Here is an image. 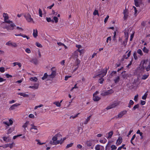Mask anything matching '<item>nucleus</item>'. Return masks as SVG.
I'll return each mask as SVG.
<instances>
[{
  "label": "nucleus",
  "instance_id": "f257e3e1",
  "mask_svg": "<svg viewBox=\"0 0 150 150\" xmlns=\"http://www.w3.org/2000/svg\"><path fill=\"white\" fill-rule=\"evenodd\" d=\"M62 135L60 133H58L52 137V140L50 141V144L52 145L62 144L66 139V138L64 137L62 138Z\"/></svg>",
  "mask_w": 150,
  "mask_h": 150
},
{
  "label": "nucleus",
  "instance_id": "f03ea898",
  "mask_svg": "<svg viewBox=\"0 0 150 150\" xmlns=\"http://www.w3.org/2000/svg\"><path fill=\"white\" fill-rule=\"evenodd\" d=\"M148 62V59L144 60L142 61L141 62V64H142V69H145L147 71H148L150 70V65L149 64L147 67L144 66V64H146Z\"/></svg>",
  "mask_w": 150,
  "mask_h": 150
},
{
  "label": "nucleus",
  "instance_id": "7ed1b4c3",
  "mask_svg": "<svg viewBox=\"0 0 150 150\" xmlns=\"http://www.w3.org/2000/svg\"><path fill=\"white\" fill-rule=\"evenodd\" d=\"M24 16L28 22H31L33 21V19L31 18V15L28 13H25Z\"/></svg>",
  "mask_w": 150,
  "mask_h": 150
},
{
  "label": "nucleus",
  "instance_id": "20e7f679",
  "mask_svg": "<svg viewBox=\"0 0 150 150\" xmlns=\"http://www.w3.org/2000/svg\"><path fill=\"white\" fill-rule=\"evenodd\" d=\"M31 128L30 129V132L34 133H36L38 132V130L37 129V127L35 126L33 124H31Z\"/></svg>",
  "mask_w": 150,
  "mask_h": 150
},
{
  "label": "nucleus",
  "instance_id": "39448f33",
  "mask_svg": "<svg viewBox=\"0 0 150 150\" xmlns=\"http://www.w3.org/2000/svg\"><path fill=\"white\" fill-rule=\"evenodd\" d=\"M54 67H52L51 70L52 71L51 74L49 75V77L50 78L53 79L56 75V70H53V69L54 68Z\"/></svg>",
  "mask_w": 150,
  "mask_h": 150
},
{
  "label": "nucleus",
  "instance_id": "423d86ee",
  "mask_svg": "<svg viewBox=\"0 0 150 150\" xmlns=\"http://www.w3.org/2000/svg\"><path fill=\"white\" fill-rule=\"evenodd\" d=\"M3 16L4 18V21L5 22L8 23H10L11 21L8 20V15L7 13H4L3 14Z\"/></svg>",
  "mask_w": 150,
  "mask_h": 150
},
{
  "label": "nucleus",
  "instance_id": "0eeeda50",
  "mask_svg": "<svg viewBox=\"0 0 150 150\" xmlns=\"http://www.w3.org/2000/svg\"><path fill=\"white\" fill-rule=\"evenodd\" d=\"M127 113V111L126 110H124L120 112L117 115L116 118H121L125 115Z\"/></svg>",
  "mask_w": 150,
  "mask_h": 150
},
{
  "label": "nucleus",
  "instance_id": "6e6552de",
  "mask_svg": "<svg viewBox=\"0 0 150 150\" xmlns=\"http://www.w3.org/2000/svg\"><path fill=\"white\" fill-rule=\"evenodd\" d=\"M21 104L16 103L15 104L13 105H11L9 108V110H13L16 108L18 106L20 105Z\"/></svg>",
  "mask_w": 150,
  "mask_h": 150
},
{
  "label": "nucleus",
  "instance_id": "1a4fd4ad",
  "mask_svg": "<svg viewBox=\"0 0 150 150\" xmlns=\"http://www.w3.org/2000/svg\"><path fill=\"white\" fill-rule=\"evenodd\" d=\"M123 13L124 14V16L123 17L124 19V20H126L127 18L129 16L128 10L125 8V9Z\"/></svg>",
  "mask_w": 150,
  "mask_h": 150
},
{
  "label": "nucleus",
  "instance_id": "9d476101",
  "mask_svg": "<svg viewBox=\"0 0 150 150\" xmlns=\"http://www.w3.org/2000/svg\"><path fill=\"white\" fill-rule=\"evenodd\" d=\"M15 144V143L13 142L11 144H5L4 147L5 148L9 147L10 149H12Z\"/></svg>",
  "mask_w": 150,
  "mask_h": 150
},
{
  "label": "nucleus",
  "instance_id": "9b49d317",
  "mask_svg": "<svg viewBox=\"0 0 150 150\" xmlns=\"http://www.w3.org/2000/svg\"><path fill=\"white\" fill-rule=\"evenodd\" d=\"M76 47H77L78 49L76 50L79 51V52L80 53L81 55L83 52V50L82 49L80 50V49L82 48L81 46L80 45H76Z\"/></svg>",
  "mask_w": 150,
  "mask_h": 150
},
{
  "label": "nucleus",
  "instance_id": "f8f14e48",
  "mask_svg": "<svg viewBox=\"0 0 150 150\" xmlns=\"http://www.w3.org/2000/svg\"><path fill=\"white\" fill-rule=\"evenodd\" d=\"M118 104L117 103H113L111 105L107 107L106 108V109L107 110H109L111 109L112 108L115 107V106H117L118 105Z\"/></svg>",
  "mask_w": 150,
  "mask_h": 150
},
{
  "label": "nucleus",
  "instance_id": "ddd939ff",
  "mask_svg": "<svg viewBox=\"0 0 150 150\" xmlns=\"http://www.w3.org/2000/svg\"><path fill=\"white\" fill-rule=\"evenodd\" d=\"M107 72V69H104L102 71V72L100 74H98V76H101L102 77H103L105 75Z\"/></svg>",
  "mask_w": 150,
  "mask_h": 150
},
{
  "label": "nucleus",
  "instance_id": "4468645a",
  "mask_svg": "<svg viewBox=\"0 0 150 150\" xmlns=\"http://www.w3.org/2000/svg\"><path fill=\"white\" fill-rule=\"evenodd\" d=\"M76 59V61L75 62V69L74 70V71H76L77 69L79 67V65L80 63V60H79V59L77 58Z\"/></svg>",
  "mask_w": 150,
  "mask_h": 150
},
{
  "label": "nucleus",
  "instance_id": "2eb2a0df",
  "mask_svg": "<svg viewBox=\"0 0 150 150\" xmlns=\"http://www.w3.org/2000/svg\"><path fill=\"white\" fill-rule=\"evenodd\" d=\"M96 150H104V148L103 146L97 145L95 147Z\"/></svg>",
  "mask_w": 150,
  "mask_h": 150
},
{
  "label": "nucleus",
  "instance_id": "dca6fc26",
  "mask_svg": "<svg viewBox=\"0 0 150 150\" xmlns=\"http://www.w3.org/2000/svg\"><path fill=\"white\" fill-rule=\"evenodd\" d=\"M79 52V51L76 50L73 53V55L74 58L77 59L78 57V53Z\"/></svg>",
  "mask_w": 150,
  "mask_h": 150
},
{
  "label": "nucleus",
  "instance_id": "f3484780",
  "mask_svg": "<svg viewBox=\"0 0 150 150\" xmlns=\"http://www.w3.org/2000/svg\"><path fill=\"white\" fill-rule=\"evenodd\" d=\"M38 34V32L37 29H34L33 30V36L35 38H36Z\"/></svg>",
  "mask_w": 150,
  "mask_h": 150
},
{
  "label": "nucleus",
  "instance_id": "a211bd4d",
  "mask_svg": "<svg viewBox=\"0 0 150 150\" xmlns=\"http://www.w3.org/2000/svg\"><path fill=\"white\" fill-rule=\"evenodd\" d=\"M29 124V121H26V122L23 124L22 127L24 128V130H26V128L27 127L28 125Z\"/></svg>",
  "mask_w": 150,
  "mask_h": 150
},
{
  "label": "nucleus",
  "instance_id": "6ab92c4d",
  "mask_svg": "<svg viewBox=\"0 0 150 150\" xmlns=\"http://www.w3.org/2000/svg\"><path fill=\"white\" fill-rule=\"evenodd\" d=\"M119 41L122 43V45H123L125 47L126 46L127 44V40H126L125 39V40L122 42V39L121 38H120L119 40Z\"/></svg>",
  "mask_w": 150,
  "mask_h": 150
},
{
  "label": "nucleus",
  "instance_id": "aec40b11",
  "mask_svg": "<svg viewBox=\"0 0 150 150\" xmlns=\"http://www.w3.org/2000/svg\"><path fill=\"white\" fill-rule=\"evenodd\" d=\"M100 98L97 95H93V100L94 101H98L100 99Z\"/></svg>",
  "mask_w": 150,
  "mask_h": 150
},
{
  "label": "nucleus",
  "instance_id": "412c9836",
  "mask_svg": "<svg viewBox=\"0 0 150 150\" xmlns=\"http://www.w3.org/2000/svg\"><path fill=\"white\" fill-rule=\"evenodd\" d=\"M122 142V138L120 137H119L116 142V144L117 145H120Z\"/></svg>",
  "mask_w": 150,
  "mask_h": 150
},
{
  "label": "nucleus",
  "instance_id": "4be33fe9",
  "mask_svg": "<svg viewBox=\"0 0 150 150\" xmlns=\"http://www.w3.org/2000/svg\"><path fill=\"white\" fill-rule=\"evenodd\" d=\"M18 94L21 96H23L24 97H28V95L26 94L25 93H19Z\"/></svg>",
  "mask_w": 150,
  "mask_h": 150
},
{
  "label": "nucleus",
  "instance_id": "5701e85b",
  "mask_svg": "<svg viewBox=\"0 0 150 150\" xmlns=\"http://www.w3.org/2000/svg\"><path fill=\"white\" fill-rule=\"evenodd\" d=\"M14 130V127H11L8 129V132H7V134H9L11 133Z\"/></svg>",
  "mask_w": 150,
  "mask_h": 150
},
{
  "label": "nucleus",
  "instance_id": "b1692460",
  "mask_svg": "<svg viewBox=\"0 0 150 150\" xmlns=\"http://www.w3.org/2000/svg\"><path fill=\"white\" fill-rule=\"evenodd\" d=\"M120 79V76H117V77H116L115 78V79L114 80L115 83H117L118 82Z\"/></svg>",
  "mask_w": 150,
  "mask_h": 150
},
{
  "label": "nucleus",
  "instance_id": "393cba45",
  "mask_svg": "<svg viewBox=\"0 0 150 150\" xmlns=\"http://www.w3.org/2000/svg\"><path fill=\"white\" fill-rule=\"evenodd\" d=\"M49 77V75H48L47 73H45L44 74L42 78V80H44L47 78V77Z\"/></svg>",
  "mask_w": 150,
  "mask_h": 150
},
{
  "label": "nucleus",
  "instance_id": "a878e982",
  "mask_svg": "<svg viewBox=\"0 0 150 150\" xmlns=\"http://www.w3.org/2000/svg\"><path fill=\"white\" fill-rule=\"evenodd\" d=\"M30 80L31 81L36 82L38 80V79L36 77H31L30 79Z\"/></svg>",
  "mask_w": 150,
  "mask_h": 150
},
{
  "label": "nucleus",
  "instance_id": "bb28decb",
  "mask_svg": "<svg viewBox=\"0 0 150 150\" xmlns=\"http://www.w3.org/2000/svg\"><path fill=\"white\" fill-rule=\"evenodd\" d=\"M113 134V132L112 131H111L108 133V136L107 137V139L110 138Z\"/></svg>",
  "mask_w": 150,
  "mask_h": 150
},
{
  "label": "nucleus",
  "instance_id": "cd10ccee",
  "mask_svg": "<svg viewBox=\"0 0 150 150\" xmlns=\"http://www.w3.org/2000/svg\"><path fill=\"white\" fill-rule=\"evenodd\" d=\"M53 104L56 105V106L58 107H59L61 106V104L60 103H59V101H55L53 103Z\"/></svg>",
  "mask_w": 150,
  "mask_h": 150
},
{
  "label": "nucleus",
  "instance_id": "c85d7f7f",
  "mask_svg": "<svg viewBox=\"0 0 150 150\" xmlns=\"http://www.w3.org/2000/svg\"><path fill=\"white\" fill-rule=\"evenodd\" d=\"M13 42L9 41L6 43V45L8 46H12Z\"/></svg>",
  "mask_w": 150,
  "mask_h": 150
},
{
  "label": "nucleus",
  "instance_id": "c756f323",
  "mask_svg": "<svg viewBox=\"0 0 150 150\" xmlns=\"http://www.w3.org/2000/svg\"><path fill=\"white\" fill-rule=\"evenodd\" d=\"M125 72H124V73H123V72L122 73V77L124 79H127V75L125 73Z\"/></svg>",
  "mask_w": 150,
  "mask_h": 150
},
{
  "label": "nucleus",
  "instance_id": "7c9ffc66",
  "mask_svg": "<svg viewBox=\"0 0 150 150\" xmlns=\"http://www.w3.org/2000/svg\"><path fill=\"white\" fill-rule=\"evenodd\" d=\"M15 35L16 36H21L24 38L26 37V36H27L25 35H23V34H22L21 33H20L19 34H15Z\"/></svg>",
  "mask_w": 150,
  "mask_h": 150
},
{
  "label": "nucleus",
  "instance_id": "2f4dec72",
  "mask_svg": "<svg viewBox=\"0 0 150 150\" xmlns=\"http://www.w3.org/2000/svg\"><path fill=\"white\" fill-rule=\"evenodd\" d=\"M107 94L108 95L114 92V91L112 89L108 90L107 91Z\"/></svg>",
  "mask_w": 150,
  "mask_h": 150
},
{
  "label": "nucleus",
  "instance_id": "473e14b6",
  "mask_svg": "<svg viewBox=\"0 0 150 150\" xmlns=\"http://www.w3.org/2000/svg\"><path fill=\"white\" fill-rule=\"evenodd\" d=\"M125 39L126 40H127L128 38V33L127 32L125 31Z\"/></svg>",
  "mask_w": 150,
  "mask_h": 150
},
{
  "label": "nucleus",
  "instance_id": "72a5a7b5",
  "mask_svg": "<svg viewBox=\"0 0 150 150\" xmlns=\"http://www.w3.org/2000/svg\"><path fill=\"white\" fill-rule=\"evenodd\" d=\"M33 88H32L34 89H37L38 87V84L36 83L35 84L34 86H32Z\"/></svg>",
  "mask_w": 150,
  "mask_h": 150
},
{
  "label": "nucleus",
  "instance_id": "f704fd0d",
  "mask_svg": "<svg viewBox=\"0 0 150 150\" xmlns=\"http://www.w3.org/2000/svg\"><path fill=\"white\" fill-rule=\"evenodd\" d=\"M73 143H71L70 144H68L66 147V148L67 149L73 146Z\"/></svg>",
  "mask_w": 150,
  "mask_h": 150
},
{
  "label": "nucleus",
  "instance_id": "c9c22d12",
  "mask_svg": "<svg viewBox=\"0 0 150 150\" xmlns=\"http://www.w3.org/2000/svg\"><path fill=\"white\" fill-rule=\"evenodd\" d=\"M137 52L141 56H142L143 55L142 51V50L140 49H138L137 50Z\"/></svg>",
  "mask_w": 150,
  "mask_h": 150
},
{
  "label": "nucleus",
  "instance_id": "e433bc0d",
  "mask_svg": "<svg viewBox=\"0 0 150 150\" xmlns=\"http://www.w3.org/2000/svg\"><path fill=\"white\" fill-rule=\"evenodd\" d=\"M101 95L103 96H105L108 95V94H107V91H106L103 92L102 93H101Z\"/></svg>",
  "mask_w": 150,
  "mask_h": 150
},
{
  "label": "nucleus",
  "instance_id": "4c0bfd02",
  "mask_svg": "<svg viewBox=\"0 0 150 150\" xmlns=\"http://www.w3.org/2000/svg\"><path fill=\"white\" fill-rule=\"evenodd\" d=\"M46 19L47 21L48 22H50L51 21L52 22H54V21L51 20V19L50 18L47 17L46 18Z\"/></svg>",
  "mask_w": 150,
  "mask_h": 150
},
{
  "label": "nucleus",
  "instance_id": "58836bf2",
  "mask_svg": "<svg viewBox=\"0 0 150 150\" xmlns=\"http://www.w3.org/2000/svg\"><path fill=\"white\" fill-rule=\"evenodd\" d=\"M135 4L136 6L137 7H138L139 6V4L138 1L137 0H134Z\"/></svg>",
  "mask_w": 150,
  "mask_h": 150
},
{
  "label": "nucleus",
  "instance_id": "ea45409f",
  "mask_svg": "<svg viewBox=\"0 0 150 150\" xmlns=\"http://www.w3.org/2000/svg\"><path fill=\"white\" fill-rule=\"evenodd\" d=\"M143 51L145 52V53H148V52H149V50L148 49H147L146 47H144V48H143Z\"/></svg>",
  "mask_w": 150,
  "mask_h": 150
},
{
  "label": "nucleus",
  "instance_id": "a19ab883",
  "mask_svg": "<svg viewBox=\"0 0 150 150\" xmlns=\"http://www.w3.org/2000/svg\"><path fill=\"white\" fill-rule=\"evenodd\" d=\"M0 71L1 73H4L5 71V69L4 67H0Z\"/></svg>",
  "mask_w": 150,
  "mask_h": 150
},
{
  "label": "nucleus",
  "instance_id": "79ce46f5",
  "mask_svg": "<svg viewBox=\"0 0 150 150\" xmlns=\"http://www.w3.org/2000/svg\"><path fill=\"white\" fill-rule=\"evenodd\" d=\"M36 45L37 47H39L41 48L42 47V45H41L40 43L38 42H36Z\"/></svg>",
  "mask_w": 150,
  "mask_h": 150
},
{
  "label": "nucleus",
  "instance_id": "37998d69",
  "mask_svg": "<svg viewBox=\"0 0 150 150\" xmlns=\"http://www.w3.org/2000/svg\"><path fill=\"white\" fill-rule=\"evenodd\" d=\"M39 16L41 17H42V12L41 9L39 8Z\"/></svg>",
  "mask_w": 150,
  "mask_h": 150
},
{
  "label": "nucleus",
  "instance_id": "c03bdc74",
  "mask_svg": "<svg viewBox=\"0 0 150 150\" xmlns=\"http://www.w3.org/2000/svg\"><path fill=\"white\" fill-rule=\"evenodd\" d=\"M53 20L56 23H57L58 22V18L56 16H54L53 17Z\"/></svg>",
  "mask_w": 150,
  "mask_h": 150
},
{
  "label": "nucleus",
  "instance_id": "a18cd8bd",
  "mask_svg": "<svg viewBox=\"0 0 150 150\" xmlns=\"http://www.w3.org/2000/svg\"><path fill=\"white\" fill-rule=\"evenodd\" d=\"M77 83L74 86V87H72V88L71 89L70 91H73V90L74 88H78V87L77 86Z\"/></svg>",
  "mask_w": 150,
  "mask_h": 150
},
{
  "label": "nucleus",
  "instance_id": "49530a36",
  "mask_svg": "<svg viewBox=\"0 0 150 150\" xmlns=\"http://www.w3.org/2000/svg\"><path fill=\"white\" fill-rule=\"evenodd\" d=\"M5 76L7 78H11L12 77V76L11 75H10L8 74H5Z\"/></svg>",
  "mask_w": 150,
  "mask_h": 150
},
{
  "label": "nucleus",
  "instance_id": "de8ad7c7",
  "mask_svg": "<svg viewBox=\"0 0 150 150\" xmlns=\"http://www.w3.org/2000/svg\"><path fill=\"white\" fill-rule=\"evenodd\" d=\"M22 135L21 134H19L17 135L14 136L13 137V139H16L17 137L21 136Z\"/></svg>",
  "mask_w": 150,
  "mask_h": 150
},
{
  "label": "nucleus",
  "instance_id": "09e8293b",
  "mask_svg": "<svg viewBox=\"0 0 150 150\" xmlns=\"http://www.w3.org/2000/svg\"><path fill=\"white\" fill-rule=\"evenodd\" d=\"M139 107V105L137 104L135 105L133 108V110H134L138 108Z\"/></svg>",
  "mask_w": 150,
  "mask_h": 150
},
{
  "label": "nucleus",
  "instance_id": "8fccbe9b",
  "mask_svg": "<svg viewBox=\"0 0 150 150\" xmlns=\"http://www.w3.org/2000/svg\"><path fill=\"white\" fill-rule=\"evenodd\" d=\"M86 144L88 146H91V141H88L86 142Z\"/></svg>",
  "mask_w": 150,
  "mask_h": 150
},
{
  "label": "nucleus",
  "instance_id": "3c124183",
  "mask_svg": "<svg viewBox=\"0 0 150 150\" xmlns=\"http://www.w3.org/2000/svg\"><path fill=\"white\" fill-rule=\"evenodd\" d=\"M91 117V116H89L88 117L87 119L86 120V121H85V124H87L88 121L90 120V118Z\"/></svg>",
  "mask_w": 150,
  "mask_h": 150
},
{
  "label": "nucleus",
  "instance_id": "603ef678",
  "mask_svg": "<svg viewBox=\"0 0 150 150\" xmlns=\"http://www.w3.org/2000/svg\"><path fill=\"white\" fill-rule=\"evenodd\" d=\"M25 51L27 53H31L30 50L28 48H26L25 50Z\"/></svg>",
  "mask_w": 150,
  "mask_h": 150
},
{
  "label": "nucleus",
  "instance_id": "864d4df0",
  "mask_svg": "<svg viewBox=\"0 0 150 150\" xmlns=\"http://www.w3.org/2000/svg\"><path fill=\"white\" fill-rule=\"evenodd\" d=\"M28 117L29 118H34L35 117L34 115L32 114H30L28 115Z\"/></svg>",
  "mask_w": 150,
  "mask_h": 150
},
{
  "label": "nucleus",
  "instance_id": "5fc2aeb1",
  "mask_svg": "<svg viewBox=\"0 0 150 150\" xmlns=\"http://www.w3.org/2000/svg\"><path fill=\"white\" fill-rule=\"evenodd\" d=\"M111 150L116 149H117V147L115 145H112L111 146Z\"/></svg>",
  "mask_w": 150,
  "mask_h": 150
},
{
  "label": "nucleus",
  "instance_id": "6e6d98bb",
  "mask_svg": "<svg viewBox=\"0 0 150 150\" xmlns=\"http://www.w3.org/2000/svg\"><path fill=\"white\" fill-rule=\"evenodd\" d=\"M148 76L146 75H144L142 77V79L144 80L146 79L148 77Z\"/></svg>",
  "mask_w": 150,
  "mask_h": 150
},
{
  "label": "nucleus",
  "instance_id": "4d7b16f0",
  "mask_svg": "<svg viewBox=\"0 0 150 150\" xmlns=\"http://www.w3.org/2000/svg\"><path fill=\"white\" fill-rule=\"evenodd\" d=\"M36 142H38V144L40 145H41L43 144H45L44 143H41L39 141V140H38V139H36Z\"/></svg>",
  "mask_w": 150,
  "mask_h": 150
},
{
  "label": "nucleus",
  "instance_id": "13d9d810",
  "mask_svg": "<svg viewBox=\"0 0 150 150\" xmlns=\"http://www.w3.org/2000/svg\"><path fill=\"white\" fill-rule=\"evenodd\" d=\"M98 14V11L97 10H95L94 12L93 13V14L94 15H96Z\"/></svg>",
  "mask_w": 150,
  "mask_h": 150
},
{
  "label": "nucleus",
  "instance_id": "bf43d9fd",
  "mask_svg": "<svg viewBox=\"0 0 150 150\" xmlns=\"http://www.w3.org/2000/svg\"><path fill=\"white\" fill-rule=\"evenodd\" d=\"M147 94L146 93H145V95L142 97V99L143 100H145L146 99L147 97Z\"/></svg>",
  "mask_w": 150,
  "mask_h": 150
},
{
  "label": "nucleus",
  "instance_id": "052dcab7",
  "mask_svg": "<svg viewBox=\"0 0 150 150\" xmlns=\"http://www.w3.org/2000/svg\"><path fill=\"white\" fill-rule=\"evenodd\" d=\"M17 44L15 42H13L12 45V47H17Z\"/></svg>",
  "mask_w": 150,
  "mask_h": 150
},
{
  "label": "nucleus",
  "instance_id": "680f3d73",
  "mask_svg": "<svg viewBox=\"0 0 150 150\" xmlns=\"http://www.w3.org/2000/svg\"><path fill=\"white\" fill-rule=\"evenodd\" d=\"M71 77V76H66L65 77V79L64 80L65 81H67L68 79Z\"/></svg>",
  "mask_w": 150,
  "mask_h": 150
},
{
  "label": "nucleus",
  "instance_id": "e2e57ef3",
  "mask_svg": "<svg viewBox=\"0 0 150 150\" xmlns=\"http://www.w3.org/2000/svg\"><path fill=\"white\" fill-rule=\"evenodd\" d=\"M111 40V37H109L107 38L106 42L108 43L109 41H110Z\"/></svg>",
  "mask_w": 150,
  "mask_h": 150
},
{
  "label": "nucleus",
  "instance_id": "0e129e2a",
  "mask_svg": "<svg viewBox=\"0 0 150 150\" xmlns=\"http://www.w3.org/2000/svg\"><path fill=\"white\" fill-rule=\"evenodd\" d=\"M10 26L11 27H12V28L11 29V30H13V27L16 26L15 24L14 23H11L10 25L9 26V27Z\"/></svg>",
  "mask_w": 150,
  "mask_h": 150
},
{
  "label": "nucleus",
  "instance_id": "69168bd1",
  "mask_svg": "<svg viewBox=\"0 0 150 150\" xmlns=\"http://www.w3.org/2000/svg\"><path fill=\"white\" fill-rule=\"evenodd\" d=\"M57 45L59 46H63L64 45V44L61 42H58L57 43Z\"/></svg>",
  "mask_w": 150,
  "mask_h": 150
},
{
  "label": "nucleus",
  "instance_id": "338daca9",
  "mask_svg": "<svg viewBox=\"0 0 150 150\" xmlns=\"http://www.w3.org/2000/svg\"><path fill=\"white\" fill-rule=\"evenodd\" d=\"M109 18V16H108V15H107L105 19V20H104V22L105 23H106V22L107 21H108V18Z\"/></svg>",
  "mask_w": 150,
  "mask_h": 150
},
{
  "label": "nucleus",
  "instance_id": "774afa93",
  "mask_svg": "<svg viewBox=\"0 0 150 150\" xmlns=\"http://www.w3.org/2000/svg\"><path fill=\"white\" fill-rule=\"evenodd\" d=\"M138 97V95L137 94L134 96V100L135 101H137Z\"/></svg>",
  "mask_w": 150,
  "mask_h": 150
}]
</instances>
